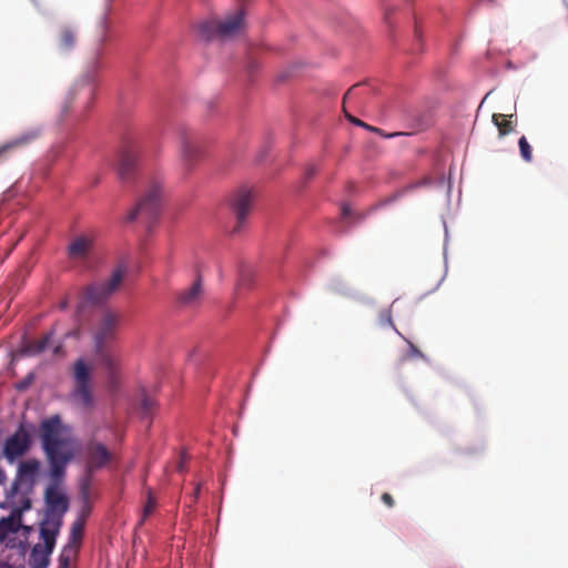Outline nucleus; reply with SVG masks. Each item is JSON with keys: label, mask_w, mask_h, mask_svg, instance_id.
Returning a JSON list of instances; mask_svg holds the SVG:
<instances>
[{"label": "nucleus", "mask_w": 568, "mask_h": 568, "mask_svg": "<svg viewBox=\"0 0 568 568\" xmlns=\"http://www.w3.org/2000/svg\"><path fill=\"white\" fill-rule=\"evenodd\" d=\"M39 438L42 452L49 466V485L44 489L45 518L60 519L70 507L69 497L61 486L67 476L69 464L79 452V443L72 429L64 424L59 415L43 419L39 425Z\"/></svg>", "instance_id": "nucleus-1"}, {"label": "nucleus", "mask_w": 568, "mask_h": 568, "mask_svg": "<svg viewBox=\"0 0 568 568\" xmlns=\"http://www.w3.org/2000/svg\"><path fill=\"white\" fill-rule=\"evenodd\" d=\"M121 323L122 315L120 313L106 310L93 329L92 338L97 358L109 366L112 365V356H115L111 351V344L118 338Z\"/></svg>", "instance_id": "nucleus-2"}, {"label": "nucleus", "mask_w": 568, "mask_h": 568, "mask_svg": "<svg viewBox=\"0 0 568 568\" xmlns=\"http://www.w3.org/2000/svg\"><path fill=\"white\" fill-rule=\"evenodd\" d=\"M125 274L126 266L124 264L118 265L109 278L92 283L83 288L84 301L93 305L103 304L120 288Z\"/></svg>", "instance_id": "nucleus-3"}, {"label": "nucleus", "mask_w": 568, "mask_h": 568, "mask_svg": "<svg viewBox=\"0 0 568 568\" xmlns=\"http://www.w3.org/2000/svg\"><path fill=\"white\" fill-rule=\"evenodd\" d=\"M72 377L74 382V386L71 392L72 399L77 405L83 408L92 407V367L83 357L74 361L72 365Z\"/></svg>", "instance_id": "nucleus-4"}, {"label": "nucleus", "mask_w": 568, "mask_h": 568, "mask_svg": "<svg viewBox=\"0 0 568 568\" xmlns=\"http://www.w3.org/2000/svg\"><path fill=\"white\" fill-rule=\"evenodd\" d=\"M243 22L244 11L239 9L223 21L211 19L201 22L197 26V37L204 41H210L214 38L232 37L241 29Z\"/></svg>", "instance_id": "nucleus-5"}, {"label": "nucleus", "mask_w": 568, "mask_h": 568, "mask_svg": "<svg viewBox=\"0 0 568 568\" xmlns=\"http://www.w3.org/2000/svg\"><path fill=\"white\" fill-rule=\"evenodd\" d=\"M162 195V182L151 181L138 204L125 216V221L132 223L140 216L146 221L154 220L160 213Z\"/></svg>", "instance_id": "nucleus-6"}, {"label": "nucleus", "mask_w": 568, "mask_h": 568, "mask_svg": "<svg viewBox=\"0 0 568 568\" xmlns=\"http://www.w3.org/2000/svg\"><path fill=\"white\" fill-rule=\"evenodd\" d=\"M254 201L253 190L248 186H240L234 190L229 199L227 204L232 214L236 219V224L233 229V233L240 232L246 217L250 215Z\"/></svg>", "instance_id": "nucleus-7"}, {"label": "nucleus", "mask_w": 568, "mask_h": 568, "mask_svg": "<svg viewBox=\"0 0 568 568\" xmlns=\"http://www.w3.org/2000/svg\"><path fill=\"white\" fill-rule=\"evenodd\" d=\"M205 296L206 291L204 287L203 276L200 271L196 270L195 277L192 283L176 293L175 304L182 310L196 311L204 304Z\"/></svg>", "instance_id": "nucleus-8"}, {"label": "nucleus", "mask_w": 568, "mask_h": 568, "mask_svg": "<svg viewBox=\"0 0 568 568\" xmlns=\"http://www.w3.org/2000/svg\"><path fill=\"white\" fill-rule=\"evenodd\" d=\"M30 445V434L24 425L20 424L18 429L4 440L2 456L6 457L9 463H14L29 450Z\"/></svg>", "instance_id": "nucleus-9"}, {"label": "nucleus", "mask_w": 568, "mask_h": 568, "mask_svg": "<svg viewBox=\"0 0 568 568\" xmlns=\"http://www.w3.org/2000/svg\"><path fill=\"white\" fill-rule=\"evenodd\" d=\"M180 158L183 166L190 170L201 158L202 151L195 134L187 128L179 129Z\"/></svg>", "instance_id": "nucleus-10"}, {"label": "nucleus", "mask_w": 568, "mask_h": 568, "mask_svg": "<svg viewBox=\"0 0 568 568\" xmlns=\"http://www.w3.org/2000/svg\"><path fill=\"white\" fill-rule=\"evenodd\" d=\"M78 28L70 23L59 26L55 34V47L62 53L71 52L78 44Z\"/></svg>", "instance_id": "nucleus-11"}, {"label": "nucleus", "mask_w": 568, "mask_h": 568, "mask_svg": "<svg viewBox=\"0 0 568 568\" xmlns=\"http://www.w3.org/2000/svg\"><path fill=\"white\" fill-rule=\"evenodd\" d=\"M85 454L88 473L103 467L111 458L109 449L101 443H90Z\"/></svg>", "instance_id": "nucleus-12"}, {"label": "nucleus", "mask_w": 568, "mask_h": 568, "mask_svg": "<svg viewBox=\"0 0 568 568\" xmlns=\"http://www.w3.org/2000/svg\"><path fill=\"white\" fill-rule=\"evenodd\" d=\"M63 525V521L52 518H43L40 523L39 532L40 538L43 540L42 547H45L49 549V551H53L55 546L57 537L60 532V529Z\"/></svg>", "instance_id": "nucleus-13"}, {"label": "nucleus", "mask_w": 568, "mask_h": 568, "mask_svg": "<svg viewBox=\"0 0 568 568\" xmlns=\"http://www.w3.org/2000/svg\"><path fill=\"white\" fill-rule=\"evenodd\" d=\"M111 29V21L108 17V13L104 12L97 26V43L94 49V59H93V68H99V60L103 55V48L105 43L109 41V33Z\"/></svg>", "instance_id": "nucleus-14"}, {"label": "nucleus", "mask_w": 568, "mask_h": 568, "mask_svg": "<svg viewBox=\"0 0 568 568\" xmlns=\"http://www.w3.org/2000/svg\"><path fill=\"white\" fill-rule=\"evenodd\" d=\"M93 239L87 235L74 237L68 245V256L74 261H85L91 255Z\"/></svg>", "instance_id": "nucleus-15"}, {"label": "nucleus", "mask_w": 568, "mask_h": 568, "mask_svg": "<svg viewBox=\"0 0 568 568\" xmlns=\"http://www.w3.org/2000/svg\"><path fill=\"white\" fill-rule=\"evenodd\" d=\"M19 513V510H11L7 517L0 518V544H3L11 534H17L23 528ZM24 529L30 530L29 527H24Z\"/></svg>", "instance_id": "nucleus-16"}, {"label": "nucleus", "mask_w": 568, "mask_h": 568, "mask_svg": "<svg viewBox=\"0 0 568 568\" xmlns=\"http://www.w3.org/2000/svg\"><path fill=\"white\" fill-rule=\"evenodd\" d=\"M40 135L39 129H32L12 139L11 141L0 145V163L4 161L6 154L18 148L28 145Z\"/></svg>", "instance_id": "nucleus-17"}, {"label": "nucleus", "mask_w": 568, "mask_h": 568, "mask_svg": "<svg viewBox=\"0 0 568 568\" xmlns=\"http://www.w3.org/2000/svg\"><path fill=\"white\" fill-rule=\"evenodd\" d=\"M40 469V462L36 458H31L21 462L18 467L17 478L12 485V489L17 490L19 481L29 480L31 484L34 483L36 476Z\"/></svg>", "instance_id": "nucleus-18"}, {"label": "nucleus", "mask_w": 568, "mask_h": 568, "mask_svg": "<svg viewBox=\"0 0 568 568\" xmlns=\"http://www.w3.org/2000/svg\"><path fill=\"white\" fill-rule=\"evenodd\" d=\"M138 154L133 150H123L119 154V175L126 180L133 173L136 165Z\"/></svg>", "instance_id": "nucleus-19"}, {"label": "nucleus", "mask_w": 568, "mask_h": 568, "mask_svg": "<svg viewBox=\"0 0 568 568\" xmlns=\"http://www.w3.org/2000/svg\"><path fill=\"white\" fill-rule=\"evenodd\" d=\"M99 364L104 368L106 373V382L111 390H115L120 385V359L119 357L112 356V365H106L103 361H98Z\"/></svg>", "instance_id": "nucleus-20"}, {"label": "nucleus", "mask_w": 568, "mask_h": 568, "mask_svg": "<svg viewBox=\"0 0 568 568\" xmlns=\"http://www.w3.org/2000/svg\"><path fill=\"white\" fill-rule=\"evenodd\" d=\"M52 551H49L48 548L42 547V545L37 544L31 550L30 554V565L32 568H48L50 564V555Z\"/></svg>", "instance_id": "nucleus-21"}, {"label": "nucleus", "mask_w": 568, "mask_h": 568, "mask_svg": "<svg viewBox=\"0 0 568 568\" xmlns=\"http://www.w3.org/2000/svg\"><path fill=\"white\" fill-rule=\"evenodd\" d=\"M51 338L52 332H49L44 334L41 338L31 341L28 344H26L22 349V353L30 356L39 355L49 348L51 344Z\"/></svg>", "instance_id": "nucleus-22"}, {"label": "nucleus", "mask_w": 568, "mask_h": 568, "mask_svg": "<svg viewBox=\"0 0 568 568\" xmlns=\"http://www.w3.org/2000/svg\"><path fill=\"white\" fill-rule=\"evenodd\" d=\"M254 282V273L248 267H243L240 271L239 280L235 287V294L240 296L243 291L248 290Z\"/></svg>", "instance_id": "nucleus-23"}, {"label": "nucleus", "mask_w": 568, "mask_h": 568, "mask_svg": "<svg viewBox=\"0 0 568 568\" xmlns=\"http://www.w3.org/2000/svg\"><path fill=\"white\" fill-rule=\"evenodd\" d=\"M493 122L498 128L499 135L504 136L513 131V123L506 119V115L500 113L493 114Z\"/></svg>", "instance_id": "nucleus-24"}, {"label": "nucleus", "mask_w": 568, "mask_h": 568, "mask_svg": "<svg viewBox=\"0 0 568 568\" xmlns=\"http://www.w3.org/2000/svg\"><path fill=\"white\" fill-rule=\"evenodd\" d=\"M84 526H85V521L82 518H77L73 521V524L71 526L70 538H69L68 545L72 546V544H78L81 541L82 536H83Z\"/></svg>", "instance_id": "nucleus-25"}, {"label": "nucleus", "mask_w": 568, "mask_h": 568, "mask_svg": "<svg viewBox=\"0 0 568 568\" xmlns=\"http://www.w3.org/2000/svg\"><path fill=\"white\" fill-rule=\"evenodd\" d=\"M80 499L81 501H91V476L90 474L80 483Z\"/></svg>", "instance_id": "nucleus-26"}, {"label": "nucleus", "mask_w": 568, "mask_h": 568, "mask_svg": "<svg viewBox=\"0 0 568 568\" xmlns=\"http://www.w3.org/2000/svg\"><path fill=\"white\" fill-rule=\"evenodd\" d=\"M518 146L520 151V156L526 162H531L532 160V149L531 145L528 143L527 139L525 136H521L518 141Z\"/></svg>", "instance_id": "nucleus-27"}, {"label": "nucleus", "mask_w": 568, "mask_h": 568, "mask_svg": "<svg viewBox=\"0 0 568 568\" xmlns=\"http://www.w3.org/2000/svg\"><path fill=\"white\" fill-rule=\"evenodd\" d=\"M72 552L73 548L71 545H68L62 549L59 556V568H69Z\"/></svg>", "instance_id": "nucleus-28"}, {"label": "nucleus", "mask_w": 568, "mask_h": 568, "mask_svg": "<svg viewBox=\"0 0 568 568\" xmlns=\"http://www.w3.org/2000/svg\"><path fill=\"white\" fill-rule=\"evenodd\" d=\"M155 507H156V501H155L154 497L152 496L151 491H149L148 500L143 508V515L140 520V524H142L154 511Z\"/></svg>", "instance_id": "nucleus-29"}, {"label": "nucleus", "mask_w": 568, "mask_h": 568, "mask_svg": "<svg viewBox=\"0 0 568 568\" xmlns=\"http://www.w3.org/2000/svg\"><path fill=\"white\" fill-rule=\"evenodd\" d=\"M34 379L36 374L33 372L28 373L24 378L16 384V389L19 392L27 390L33 384Z\"/></svg>", "instance_id": "nucleus-30"}, {"label": "nucleus", "mask_w": 568, "mask_h": 568, "mask_svg": "<svg viewBox=\"0 0 568 568\" xmlns=\"http://www.w3.org/2000/svg\"><path fill=\"white\" fill-rule=\"evenodd\" d=\"M153 407H154V400L144 394L142 397V400H141V408L143 410V414L144 415L150 414L151 410L153 409Z\"/></svg>", "instance_id": "nucleus-31"}, {"label": "nucleus", "mask_w": 568, "mask_h": 568, "mask_svg": "<svg viewBox=\"0 0 568 568\" xmlns=\"http://www.w3.org/2000/svg\"><path fill=\"white\" fill-rule=\"evenodd\" d=\"M91 511H92L91 501H87V503L81 501V509H80L77 518H82L85 521L87 518L90 516Z\"/></svg>", "instance_id": "nucleus-32"}, {"label": "nucleus", "mask_w": 568, "mask_h": 568, "mask_svg": "<svg viewBox=\"0 0 568 568\" xmlns=\"http://www.w3.org/2000/svg\"><path fill=\"white\" fill-rule=\"evenodd\" d=\"M362 128H365L366 130L368 131H372V132H375V133H378L381 134L382 136H385L387 139H390V138H395V136H399V135H403L404 133L402 132H394V133H388V134H385L383 133V131L378 128H375V126H372L367 123H365V125H362Z\"/></svg>", "instance_id": "nucleus-33"}, {"label": "nucleus", "mask_w": 568, "mask_h": 568, "mask_svg": "<svg viewBox=\"0 0 568 568\" xmlns=\"http://www.w3.org/2000/svg\"><path fill=\"white\" fill-rule=\"evenodd\" d=\"M379 323H381V325L394 326L393 321H392V314H390L389 310H383L379 313Z\"/></svg>", "instance_id": "nucleus-34"}, {"label": "nucleus", "mask_w": 568, "mask_h": 568, "mask_svg": "<svg viewBox=\"0 0 568 568\" xmlns=\"http://www.w3.org/2000/svg\"><path fill=\"white\" fill-rule=\"evenodd\" d=\"M362 84H355L352 88L348 89V91L344 95V100L352 99L353 97L358 95V91L361 89Z\"/></svg>", "instance_id": "nucleus-35"}, {"label": "nucleus", "mask_w": 568, "mask_h": 568, "mask_svg": "<svg viewBox=\"0 0 568 568\" xmlns=\"http://www.w3.org/2000/svg\"><path fill=\"white\" fill-rule=\"evenodd\" d=\"M31 508V501L29 499H26L21 506L14 507L11 510H19L20 513V519L23 517V513L29 510Z\"/></svg>", "instance_id": "nucleus-36"}, {"label": "nucleus", "mask_w": 568, "mask_h": 568, "mask_svg": "<svg viewBox=\"0 0 568 568\" xmlns=\"http://www.w3.org/2000/svg\"><path fill=\"white\" fill-rule=\"evenodd\" d=\"M407 343L409 346V357H424L423 353L412 342Z\"/></svg>", "instance_id": "nucleus-37"}, {"label": "nucleus", "mask_w": 568, "mask_h": 568, "mask_svg": "<svg viewBox=\"0 0 568 568\" xmlns=\"http://www.w3.org/2000/svg\"><path fill=\"white\" fill-rule=\"evenodd\" d=\"M382 501L389 508L393 507L395 504L393 496L388 493H384L382 495Z\"/></svg>", "instance_id": "nucleus-38"}, {"label": "nucleus", "mask_w": 568, "mask_h": 568, "mask_svg": "<svg viewBox=\"0 0 568 568\" xmlns=\"http://www.w3.org/2000/svg\"><path fill=\"white\" fill-rule=\"evenodd\" d=\"M345 115L348 119V121L352 122L353 124L358 125V126L365 125V122H363L362 120H359L351 114H347L346 112H345Z\"/></svg>", "instance_id": "nucleus-39"}, {"label": "nucleus", "mask_w": 568, "mask_h": 568, "mask_svg": "<svg viewBox=\"0 0 568 568\" xmlns=\"http://www.w3.org/2000/svg\"><path fill=\"white\" fill-rule=\"evenodd\" d=\"M63 353H64V352H63V346H62V344H61V343H59L58 345H55V346L53 347V355H55V356H62V355H63Z\"/></svg>", "instance_id": "nucleus-40"}, {"label": "nucleus", "mask_w": 568, "mask_h": 568, "mask_svg": "<svg viewBox=\"0 0 568 568\" xmlns=\"http://www.w3.org/2000/svg\"><path fill=\"white\" fill-rule=\"evenodd\" d=\"M315 173H316L315 166L311 165L306 169L305 176H306V179H311L315 175Z\"/></svg>", "instance_id": "nucleus-41"}, {"label": "nucleus", "mask_w": 568, "mask_h": 568, "mask_svg": "<svg viewBox=\"0 0 568 568\" xmlns=\"http://www.w3.org/2000/svg\"><path fill=\"white\" fill-rule=\"evenodd\" d=\"M7 480V474L4 469L0 466V485H3Z\"/></svg>", "instance_id": "nucleus-42"}, {"label": "nucleus", "mask_w": 568, "mask_h": 568, "mask_svg": "<svg viewBox=\"0 0 568 568\" xmlns=\"http://www.w3.org/2000/svg\"><path fill=\"white\" fill-rule=\"evenodd\" d=\"M349 213H351L349 206L348 205H344L342 207V215H343V217L346 219L349 215Z\"/></svg>", "instance_id": "nucleus-43"}, {"label": "nucleus", "mask_w": 568, "mask_h": 568, "mask_svg": "<svg viewBox=\"0 0 568 568\" xmlns=\"http://www.w3.org/2000/svg\"><path fill=\"white\" fill-rule=\"evenodd\" d=\"M59 307H60V310H65L68 307V300L61 301Z\"/></svg>", "instance_id": "nucleus-44"}, {"label": "nucleus", "mask_w": 568, "mask_h": 568, "mask_svg": "<svg viewBox=\"0 0 568 568\" xmlns=\"http://www.w3.org/2000/svg\"><path fill=\"white\" fill-rule=\"evenodd\" d=\"M183 468H184V456H182V459H181V462H180V464H179V466H178V469H179L180 471H182V470H183Z\"/></svg>", "instance_id": "nucleus-45"}, {"label": "nucleus", "mask_w": 568, "mask_h": 568, "mask_svg": "<svg viewBox=\"0 0 568 568\" xmlns=\"http://www.w3.org/2000/svg\"><path fill=\"white\" fill-rule=\"evenodd\" d=\"M199 491H200V487H197V488L195 489V491H194V493H195V496L199 494Z\"/></svg>", "instance_id": "nucleus-46"}]
</instances>
